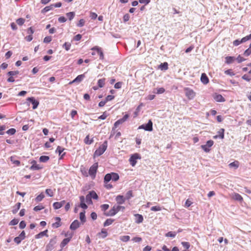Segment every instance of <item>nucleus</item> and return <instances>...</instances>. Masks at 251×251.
<instances>
[{
  "mask_svg": "<svg viewBox=\"0 0 251 251\" xmlns=\"http://www.w3.org/2000/svg\"><path fill=\"white\" fill-rule=\"evenodd\" d=\"M121 209H125V207L120 205H114L107 213H105L106 216H113L117 213Z\"/></svg>",
  "mask_w": 251,
  "mask_h": 251,
  "instance_id": "nucleus-1",
  "label": "nucleus"
},
{
  "mask_svg": "<svg viewBox=\"0 0 251 251\" xmlns=\"http://www.w3.org/2000/svg\"><path fill=\"white\" fill-rule=\"evenodd\" d=\"M107 147V142L104 141L102 145L95 151L94 153L95 156H99L102 154L106 151Z\"/></svg>",
  "mask_w": 251,
  "mask_h": 251,
  "instance_id": "nucleus-2",
  "label": "nucleus"
},
{
  "mask_svg": "<svg viewBox=\"0 0 251 251\" xmlns=\"http://www.w3.org/2000/svg\"><path fill=\"white\" fill-rule=\"evenodd\" d=\"M184 91L186 97L189 100H192L196 96V93L192 89H191L189 88H188V87L184 88Z\"/></svg>",
  "mask_w": 251,
  "mask_h": 251,
  "instance_id": "nucleus-3",
  "label": "nucleus"
},
{
  "mask_svg": "<svg viewBox=\"0 0 251 251\" xmlns=\"http://www.w3.org/2000/svg\"><path fill=\"white\" fill-rule=\"evenodd\" d=\"M152 125V121L150 120L147 124L140 126L138 129H144L146 131H151L153 130Z\"/></svg>",
  "mask_w": 251,
  "mask_h": 251,
  "instance_id": "nucleus-4",
  "label": "nucleus"
},
{
  "mask_svg": "<svg viewBox=\"0 0 251 251\" xmlns=\"http://www.w3.org/2000/svg\"><path fill=\"white\" fill-rule=\"evenodd\" d=\"M139 159H141V156L139 154L134 153L132 154L129 159L130 165L133 167L135 166L137 163V160Z\"/></svg>",
  "mask_w": 251,
  "mask_h": 251,
  "instance_id": "nucleus-5",
  "label": "nucleus"
},
{
  "mask_svg": "<svg viewBox=\"0 0 251 251\" xmlns=\"http://www.w3.org/2000/svg\"><path fill=\"white\" fill-rule=\"evenodd\" d=\"M214 144L212 140H208L207 141L205 145H201V149L206 152H208L210 151V148Z\"/></svg>",
  "mask_w": 251,
  "mask_h": 251,
  "instance_id": "nucleus-6",
  "label": "nucleus"
},
{
  "mask_svg": "<svg viewBox=\"0 0 251 251\" xmlns=\"http://www.w3.org/2000/svg\"><path fill=\"white\" fill-rule=\"evenodd\" d=\"M98 169V163H95L89 169V174L93 177H95Z\"/></svg>",
  "mask_w": 251,
  "mask_h": 251,
  "instance_id": "nucleus-7",
  "label": "nucleus"
},
{
  "mask_svg": "<svg viewBox=\"0 0 251 251\" xmlns=\"http://www.w3.org/2000/svg\"><path fill=\"white\" fill-rule=\"evenodd\" d=\"M27 100L30 102L33 105L32 108L33 109H35L37 108L39 102L38 100H36L34 97H30L27 99Z\"/></svg>",
  "mask_w": 251,
  "mask_h": 251,
  "instance_id": "nucleus-8",
  "label": "nucleus"
},
{
  "mask_svg": "<svg viewBox=\"0 0 251 251\" xmlns=\"http://www.w3.org/2000/svg\"><path fill=\"white\" fill-rule=\"evenodd\" d=\"M64 150H65L64 148H63L59 146H58L57 147V149L55 151V152L58 153L59 155L60 156V158H59L60 159H62L66 154L65 152L63 153V151H64Z\"/></svg>",
  "mask_w": 251,
  "mask_h": 251,
  "instance_id": "nucleus-9",
  "label": "nucleus"
},
{
  "mask_svg": "<svg viewBox=\"0 0 251 251\" xmlns=\"http://www.w3.org/2000/svg\"><path fill=\"white\" fill-rule=\"evenodd\" d=\"M93 50H96L98 54L99 55L100 59H103L104 58V55L101 49L98 46H95L91 49Z\"/></svg>",
  "mask_w": 251,
  "mask_h": 251,
  "instance_id": "nucleus-10",
  "label": "nucleus"
},
{
  "mask_svg": "<svg viewBox=\"0 0 251 251\" xmlns=\"http://www.w3.org/2000/svg\"><path fill=\"white\" fill-rule=\"evenodd\" d=\"M213 98L217 102H224L226 100L220 94H215L213 95Z\"/></svg>",
  "mask_w": 251,
  "mask_h": 251,
  "instance_id": "nucleus-11",
  "label": "nucleus"
},
{
  "mask_svg": "<svg viewBox=\"0 0 251 251\" xmlns=\"http://www.w3.org/2000/svg\"><path fill=\"white\" fill-rule=\"evenodd\" d=\"M32 166L30 167V169L31 170H39L42 169V167L39 165L36 164V162L35 160L32 161Z\"/></svg>",
  "mask_w": 251,
  "mask_h": 251,
  "instance_id": "nucleus-12",
  "label": "nucleus"
},
{
  "mask_svg": "<svg viewBox=\"0 0 251 251\" xmlns=\"http://www.w3.org/2000/svg\"><path fill=\"white\" fill-rule=\"evenodd\" d=\"M231 198L234 199V200L239 201H243V198L239 194L236 193H233L231 195Z\"/></svg>",
  "mask_w": 251,
  "mask_h": 251,
  "instance_id": "nucleus-13",
  "label": "nucleus"
},
{
  "mask_svg": "<svg viewBox=\"0 0 251 251\" xmlns=\"http://www.w3.org/2000/svg\"><path fill=\"white\" fill-rule=\"evenodd\" d=\"M80 223L77 220H75L70 225V229L72 230H75L79 226Z\"/></svg>",
  "mask_w": 251,
  "mask_h": 251,
  "instance_id": "nucleus-14",
  "label": "nucleus"
},
{
  "mask_svg": "<svg viewBox=\"0 0 251 251\" xmlns=\"http://www.w3.org/2000/svg\"><path fill=\"white\" fill-rule=\"evenodd\" d=\"M85 77L84 74L78 75L75 79H74L71 83H80Z\"/></svg>",
  "mask_w": 251,
  "mask_h": 251,
  "instance_id": "nucleus-15",
  "label": "nucleus"
},
{
  "mask_svg": "<svg viewBox=\"0 0 251 251\" xmlns=\"http://www.w3.org/2000/svg\"><path fill=\"white\" fill-rule=\"evenodd\" d=\"M116 201L119 204H123L126 201V199L123 196L118 195L116 198Z\"/></svg>",
  "mask_w": 251,
  "mask_h": 251,
  "instance_id": "nucleus-16",
  "label": "nucleus"
},
{
  "mask_svg": "<svg viewBox=\"0 0 251 251\" xmlns=\"http://www.w3.org/2000/svg\"><path fill=\"white\" fill-rule=\"evenodd\" d=\"M201 81L204 84H206L209 82V79L207 76L204 73L201 74Z\"/></svg>",
  "mask_w": 251,
  "mask_h": 251,
  "instance_id": "nucleus-17",
  "label": "nucleus"
},
{
  "mask_svg": "<svg viewBox=\"0 0 251 251\" xmlns=\"http://www.w3.org/2000/svg\"><path fill=\"white\" fill-rule=\"evenodd\" d=\"M135 217V222L137 224L141 223L143 221V217L142 215L136 214L134 215Z\"/></svg>",
  "mask_w": 251,
  "mask_h": 251,
  "instance_id": "nucleus-18",
  "label": "nucleus"
},
{
  "mask_svg": "<svg viewBox=\"0 0 251 251\" xmlns=\"http://www.w3.org/2000/svg\"><path fill=\"white\" fill-rule=\"evenodd\" d=\"M239 162L237 160H235L234 162L230 163L228 166L230 168H234V169H237L239 166Z\"/></svg>",
  "mask_w": 251,
  "mask_h": 251,
  "instance_id": "nucleus-19",
  "label": "nucleus"
},
{
  "mask_svg": "<svg viewBox=\"0 0 251 251\" xmlns=\"http://www.w3.org/2000/svg\"><path fill=\"white\" fill-rule=\"evenodd\" d=\"M55 220L56 221V222L54 223H53L52 226L54 228H58V227L61 226V219L59 217H56Z\"/></svg>",
  "mask_w": 251,
  "mask_h": 251,
  "instance_id": "nucleus-20",
  "label": "nucleus"
},
{
  "mask_svg": "<svg viewBox=\"0 0 251 251\" xmlns=\"http://www.w3.org/2000/svg\"><path fill=\"white\" fill-rule=\"evenodd\" d=\"M47 232H48V230H45L42 232H41L39 233H38L35 235V238L39 239V238H42L44 236H48Z\"/></svg>",
  "mask_w": 251,
  "mask_h": 251,
  "instance_id": "nucleus-21",
  "label": "nucleus"
},
{
  "mask_svg": "<svg viewBox=\"0 0 251 251\" xmlns=\"http://www.w3.org/2000/svg\"><path fill=\"white\" fill-rule=\"evenodd\" d=\"M106 79L105 78L100 79L98 81V85L99 88L103 87L105 83Z\"/></svg>",
  "mask_w": 251,
  "mask_h": 251,
  "instance_id": "nucleus-22",
  "label": "nucleus"
},
{
  "mask_svg": "<svg viewBox=\"0 0 251 251\" xmlns=\"http://www.w3.org/2000/svg\"><path fill=\"white\" fill-rule=\"evenodd\" d=\"M88 195L91 199H93L94 200H97L98 199V196L94 191L89 192Z\"/></svg>",
  "mask_w": 251,
  "mask_h": 251,
  "instance_id": "nucleus-23",
  "label": "nucleus"
},
{
  "mask_svg": "<svg viewBox=\"0 0 251 251\" xmlns=\"http://www.w3.org/2000/svg\"><path fill=\"white\" fill-rule=\"evenodd\" d=\"M53 9L52 4L50 5V6H47L45 7L42 10V13H45L50 10H52Z\"/></svg>",
  "mask_w": 251,
  "mask_h": 251,
  "instance_id": "nucleus-24",
  "label": "nucleus"
},
{
  "mask_svg": "<svg viewBox=\"0 0 251 251\" xmlns=\"http://www.w3.org/2000/svg\"><path fill=\"white\" fill-rule=\"evenodd\" d=\"M111 180L114 181H117L119 179V176L118 174L115 173H111Z\"/></svg>",
  "mask_w": 251,
  "mask_h": 251,
  "instance_id": "nucleus-25",
  "label": "nucleus"
},
{
  "mask_svg": "<svg viewBox=\"0 0 251 251\" xmlns=\"http://www.w3.org/2000/svg\"><path fill=\"white\" fill-rule=\"evenodd\" d=\"M50 159V157L48 156L42 155L39 158V160L41 162H46Z\"/></svg>",
  "mask_w": 251,
  "mask_h": 251,
  "instance_id": "nucleus-26",
  "label": "nucleus"
},
{
  "mask_svg": "<svg viewBox=\"0 0 251 251\" xmlns=\"http://www.w3.org/2000/svg\"><path fill=\"white\" fill-rule=\"evenodd\" d=\"M85 211L81 212L79 214V218L81 221V222L82 223H84L86 221V218H85Z\"/></svg>",
  "mask_w": 251,
  "mask_h": 251,
  "instance_id": "nucleus-27",
  "label": "nucleus"
},
{
  "mask_svg": "<svg viewBox=\"0 0 251 251\" xmlns=\"http://www.w3.org/2000/svg\"><path fill=\"white\" fill-rule=\"evenodd\" d=\"M70 239L69 238H67L63 239L60 244L61 247H64L70 242Z\"/></svg>",
  "mask_w": 251,
  "mask_h": 251,
  "instance_id": "nucleus-28",
  "label": "nucleus"
},
{
  "mask_svg": "<svg viewBox=\"0 0 251 251\" xmlns=\"http://www.w3.org/2000/svg\"><path fill=\"white\" fill-rule=\"evenodd\" d=\"M226 63L231 64L235 60V57H232V56H227L226 58Z\"/></svg>",
  "mask_w": 251,
  "mask_h": 251,
  "instance_id": "nucleus-29",
  "label": "nucleus"
},
{
  "mask_svg": "<svg viewBox=\"0 0 251 251\" xmlns=\"http://www.w3.org/2000/svg\"><path fill=\"white\" fill-rule=\"evenodd\" d=\"M159 68L161 70H167L168 69V64L167 62L161 63L159 66Z\"/></svg>",
  "mask_w": 251,
  "mask_h": 251,
  "instance_id": "nucleus-30",
  "label": "nucleus"
},
{
  "mask_svg": "<svg viewBox=\"0 0 251 251\" xmlns=\"http://www.w3.org/2000/svg\"><path fill=\"white\" fill-rule=\"evenodd\" d=\"M45 198V195L43 193H41L40 195L36 197L35 198V201L37 202H39L42 201V200Z\"/></svg>",
  "mask_w": 251,
  "mask_h": 251,
  "instance_id": "nucleus-31",
  "label": "nucleus"
},
{
  "mask_svg": "<svg viewBox=\"0 0 251 251\" xmlns=\"http://www.w3.org/2000/svg\"><path fill=\"white\" fill-rule=\"evenodd\" d=\"M111 180V174H106L104 178V182L105 183H107L110 180Z\"/></svg>",
  "mask_w": 251,
  "mask_h": 251,
  "instance_id": "nucleus-32",
  "label": "nucleus"
},
{
  "mask_svg": "<svg viewBox=\"0 0 251 251\" xmlns=\"http://www.w3.org/2000/svg\"><path fill=\"white\" fill-rule=\"evenodd\" d=\"M130 236L128 235H124V236H121L120 237V239L121 241L123 242H126L130 240Z\"/></svg>",
  "mask_w": 251,
  "mask_h": 251,
  "instance_id": "nucleus-33",
  "label": "nucleus"
},
{
  "mask_svg": "<svg viewBox=\"0 0 251 251\" xmlns=\"http://www.w3.org/2000/svg\"><path fill=\"white\" fill-rule=\"evenodd\" d=\"M224 132L225 129L224 128H221L219 131L218 132V135L219 137L222 139L224 138Z\"/></svg>",
  "mask_w": 251,
  "mask_h": 251,
  "instance_id": "nucleus-34",
  "label": "nucleus"
},
{
  "mask_svg": "<svg viewBox=\"0 0 251 251\" xmlns=\"http://www.w3.org/2000/svg\"><path fill=\"white\" fill-rule=\"evenodd\" d=\"M114 221V220L112 219H107L103 224L104 226H108L112 224V223Z\"/></svg>",
  "mask_w": 251,
  "mask_h": 251,
  "instance_id": "nucleus-35",
  "label": "nucleus"
},
{
  "mask_svg": "<svg viewBox=\"0 0 251 251\" xmlns=\"http://www.w3.org/2000/svg\"><path fill=\"white\" fill-rule=\"evenodd\" d=\"M245 41H243V38L241 40L237 39L233 41V44L235 46H237L242 43H244Z\"/></svg>",
  "mask_w": 251,
  "mask_h": 251,
  "instance_id": "nucleus-36",
  "label": "nucleus"
},
{
  "mask_svg": "<svg viewBox=\"0 0 251 251\" xmlns=\"http://www.w3.org/2000/svg\"><path fill=\"white\" fill-rule=\"evenodd\" d=\"M120 124H122V123H121V122H120V121L119 120L118 121H117L115 123L114 126V127L112 129V132H111L110 136H112L114 134V130H115V129Z\"/></svg>",
  "mask_w": 251,
  "mask_h": 251,
  "instance_id": "nucleus-37",
  "label": "nucleus"
},
{
  "mask_svg": "<svg viewBox=\"0 0 251 251\" xmlns=\"http://www.w3.org/2000/svg\"><path fill=\"white\" fill-rule=\"evenodd\" d=\"M120 124H122V123H121V122H120V121L119 120L118 121H117L115 123L114 126V127L112 129V132H111L110 136H112L114 134V130H115V129Z\"/></svg>",
  "mask_w": 251,
  "mask_h": 251,
  "instance_id": "nucleus-38",
  "label": "nucleus"
},
{
  "mask_svg": "<svg viewBox=\"0 0 251 251\" xmlns=\"http://www.w3.org/2000/svg\"><path fill=\"white\" fill-rule=\"evenodd\" d=\"M21 206V203L18 202L15 206L14 207V209L12 211L14 214L17 212V211L19 210Z\"/></svg>",
  "mask_w": 251,
  "mask_h": 251,
  "instance_id": "nucleus-39",
  "label": "nucleus"
},
{
  "mask_svg": "<svg viewBox=\"0 0 251 251\" xmlns=\"http://www.w3.org/2000/svg\"><path fill=\"white\" fill-rule=\"evenodd\" d=\"M93 142V139L90 140L89 139V135H87L85 138L84 139V143L86 144H87V145H90Z\"/></svg>",
  "mask_w": 251,
  "mask_h": 251,
  "instance_id": "nucleus-40",
  "label": "nucleus"
},
{
  "mask_svg": "<svg viewBox=\"0 0 251 251\" xmlns=\"http://www.w3.org/2000/svg\"><path fill=\"white\" fill-rule=\"evenodd\" d=\"M132 197H133L132 192V191L130 190V191H128L126 193L125 198L126 199V200H129Z\"/></svg>",
  "mask_w": 251,
  "mask_h": 251,
  "instance_id": "nucleus-41",
  "label": "nucleus"
},
{
  "mask_svg": "<svg viewBox=\"0 0 251 251\" xmlns=\"http://www.w3.org/2000/svg\"><path fill=\"white\" fill-rule=\"evenodd\" d=\"M66 15L70 20H72L74 18L75 14L74 12H70L67 13Z\"/></svg>",
  "mask_w": 251,
  "mask_h": 251,
  "instance_id": "nucleus-42",
  "label": "nucleus"
},
{
  "mask_svg": "<svg viewBox=\"0 0 251 251\" xmlns=\"http://www.w3.org/2000/svg\"><path fill=\"white\" fill-rule=\"evenodd\" d=\"M10 160L13 164L16 165L17 166H19L20 164V161L18 160H15L14 159V157L13 156H11L10 157Z\"/></svg>",
  "mask_w": 251,
  "mask_h": 251,
  "instance_id": "nucleus-43",
  "label": "nucleus"
},
{
  "mask_svg": "<svg viewBox=\"0 0 251 251\" xmlns=\"http://www.w3.org/2000/svg\"><path fill=\"white\" fill-rule=\"evenodd\" d=\"M71 46V44L70 43L65 42L63 45V48H64L66 50H69L70 49Z\"/></svg>",
  "mask_w": 251,
  "mask_h": 251,
  "instance_id": "nucleus-44",
  "label": "nucleus"
},
{
  "mask_svg": "<svg viewBox=\"0 0 251 251\" xmlns=\"http://www.w3.org/2000/svg\"><path fill=\"white\" fill-rule=\"evenodd\" d=\"M109 207V206L107 204H103L100 206L101 210L104 211V213H106L105 211L108 209Z\"/></svg>",
  "mask_w": 251,
  "mask_h": 251,
  "instance_id": "nucleus-45",
  "label": "nucleus"
},
{
  "mask_svg": "<svg viewBox=\"0 0 251 251\" xmlns=\"http://www.w3.org/2000/svg\"><path fill=\"white\" fill-rule=\"evenodd\" d=\"M25 22V20L23 18H20L16 20V23L19 25H22Z\"/></svg>",
  "mask_w": 251,
  "mask_h": 251,
  "instance_id": "nucleus-46",
  "label": "nucleus"
},
{
  "mask_svg": "<svg viewBox=\"0 0 251 251\" xmlns=\"http://www.w3.org/2000/svg\"><path fill=\"white\" fill-rule=\"evenodd\" d=\"M176 236V233L175 232L170 231L166 234V237H170L174 238Z\"/></svg>",
  "mask_w": 251,
  "mask_h": 251,
  "instance_id": "nucleus-47",
  "label": "nucleus"
},
{
  "mask_svg": "<svg viewBox=\"0 0 251 251\" xmlns=\"http://www.w3.org/2000/svg\"><path fill=\"white\" fill-rule=\"evenodd\" d=\"M16 129L15 128H10L6 132L9 135H14L16 133Z\"/></svg>",
  "mask_w": 251,
  "mask_h": 251,
  "instance_id": "nucleus-48",
  "label": "nucleus"
},
{
  "mask_svg": "<svg viewBox=\"0 0 251 251\" xmlns=\"http://www.w3.org/2000/svg\"><path fill=\"white\" fill-rule=\"evenodd\" d=\"M53 207L55 209H58L61 207V204L59 202H55L53 204Z\"/></svg>",
  "mask_w": 251,
  "mask_h": 251,
  "instance_id": "nucleus-49",
  "label": "nucleus"
},
{
  "mask_svg": "<svg viewBox=\"0 0 251 251\" xmlns=\"http://www.w3.org/2000/svg\"><path fill=\"white\" fill-rule=\"evenodd\" d=\"M46 193L50 197L53 196V192L51 189H47L46 190Z\"/></svg>",
  "mask_w": 251,
  "mask_h": 251,
  "instance_id": "nucleus-50",
  "label": "nucleus"
},
{
  "mask_svg": "<svg viewBox=\"0 0 251 251\" xmlns=\"http://www.w3.org/2000/svg\"><path fill=\"white\" fill-rule=\"evenodd\" d=\"M19 223V220L17 219H14L11 220L9 223V225L15 226L18 224Z\"/></svg>",
  "mask_w": 251,
  "mask_h": 251,
  "instance_id": "nucleus-51",
  "label": "nucleus"
},
{
  "mask_svg": "<svg viewBox=\"0 0 251 251\" xmlns=\"http://www.w3.org/2000/svg\"><path fill=\"white\" fill-rule=\"evenodd\" d=\"M181 244L186 249H188L190 246V243L187 242H182Z\"/></svg>",
  "mask_w": 251,
  "mask_h": 251,
  "instance_id": "nucleus-52",
  "label": "nucleus"
},
{
  "mask_svg": "<svg viewBox=\"0 0 251 251\" xmlns=\"http://www.w3.org/2000/svg\"><path fill=\"white\" fill-rule=\"evenodd\" d=\"M151 210L153 211H159L161 210V208L159 206H154L151 207Z\"/></svg>",
  "mask_w": 251,
  "mask_h": 251,
  "instance_id": "nucleus-53",
  "label": "nucleus"
},
{
  "mask_svg": "<svg viewBox=\"0 0 251 251\" xmlns=\"http://www.w3.org/2000/svg\"><path fill=\"white\" fill-rule=\"evenodd\" d=\"M19 74V71H10L8 72L7 75L9 76H13Z\"/></svg>",
  "mask_w": 251,
  "mask_h": 251,
  "instance_id": "nucleus-54",
  "label": "nucleus"
},
{
  "mask_svg": "<svg viewBox=\"0 0 251 251\" xmlns=\"http://www.w3.org/2000/svg\"><path fill=\"white\" fill-rule=\"evenodd\" d=\"M165 89L164 88H159L156 89V92H155L156 94H161L165 92Z\"/></svg>",
  "mask_w": 251,
  "mask_h": 251,
  "instance_id": "nucleus-55",
  "label": "nucleus"
},
{
  "mask_svg": "<svg viewBox=\"0 0 251 251\" xmlns=\"http://www.w3.org/2000/svg\"><path fill=\"white\" fill-rule=\"evenodd\" d=\"M85 199V201H86V202L88 203V204H91L92 203V199L91 198V197L88 195V194H87L86 196V198Z\"/></svg>",
  "mask_w": 251,
  "mask_h": 251,
  "instance_id": "nucleus-56",
  "label": "nucleus"
},
{
  "mask_svg": "<svg viewBox=\"0 0 251 251\" xmlns=\"http://www.w3.org/2000/svg\"><path fill=\"white\" fill-rule=\"evenodd\" d=\"M242 78L243 79L249 82L250 81V80H251V77L247 74H245L244 75H243Z\"/></svg>",
  "mask_w": 251,
  "mask_h": 251,
  "instance_id": "nucleus-57",
  "label": "nucleus"
},
{
  "mask_svg": "<svg viewBox=\"0 0 251 251\" xmlns=\"http://www.w3.org/2000/svg\"><path fill=\"white\" fill-rule=\"evenodd\" d=\"M85 24V21L83 19H80L78 24H77V26L78 27H82Z\"/></svg>",
  "mask_w": 251,
  "mask_h": 251,
  "instance_id": "nucleus-58",
  "label": "nucleus"
},
{
  "mask_svg": "<svg viewBox=\"0 0 251 251\" xmlns=\"http://www.w3.org/2000/svg\"><path fill=\"white\" fill-rule=\"evenodd\" d=\"M225 73L227 75H229L230 76H232L235 75L234 73L232 72V70H231V69H228V70L225 71Z\"/></svg>",
  "mask_w": 251,
  "mask_h": 251,
  "instance_id": "nucleus-59",
  "label": "nucleus"
},
{
  "mask_svg": "<svg viewBox=\"0 0 251 251\" xmlns=\"http://www.w3.org/2000/svg\"><path fill=\"white\" fill-rule=\"evenodd\" d=\"M22 240L23 239L19 236L16 237L14 239L15 242H16L17 244H19Z\"/></svg>",
  "mask_w": 251,
  "mask_h": 251,
  "instance_id": "nucleus-60",
  "label": "nucleus"
},
{
  "mask_svg": "<svg viewBox=\"0 0 251 251\" xmlns=\"http://www.w3.org/2000/svg\"><path fill=\"white\" fill-rule=\"evenodd\" d=\"M52 40L51 36H47L44 39V42L46 43H50Z\"/></svg>",
  "mask_w": 251,
  "mask_h": 251,
  "instance_id": "nucleus-61",
  "label": "nucleus"
},
{
  "mask_svg": "<svg viewBox=\"0 0 251 251\" xmlns=\"http://www.w3.org/2000/svg\"><path fill=\"white\" fill-rule=\"evenodd\" d=\"M100 234L102 235V238H105L107 235V231L105 229H102L101 231V232Z\"/></svg>",
  "mask_w": 251,
  "mask_h": 251,
  "instance_id": "nucleus-62",
  "label": "nucleus"
},
{
  "mask_svg": "<svg viewBox=\"0 0 251 251\" xmlns=\"http://www.w3.org/2000/svg\"><path fill=\"white\" fill-rule=\"evenodd\" d=\"M26 226V224H25V222L24 221H21L20 223V224H19V227L21 228V229H23Z\"/></svg>",
  "mask_w": 251,
  "mask_h": 251,
  "instance_id": "nucleus-63",
  "label": "nucleus"
},
{
  "mask_svg": "<svg viewBox=\"0 0 251 251\" xmlns=\"http://www.w3.org/2000/svg\"><path fill=\"white\" fill-rule=\"evenodd\" d=\"M244 55L245 56H248L251 54V49L249 48L247 50H246L244 52Z\"/></svg>",
  "mask_w": 251,
  "mask_h": 251,
  "instance_id": "nucleus-64",
  "label": "nucleus"
}]
</instances>
